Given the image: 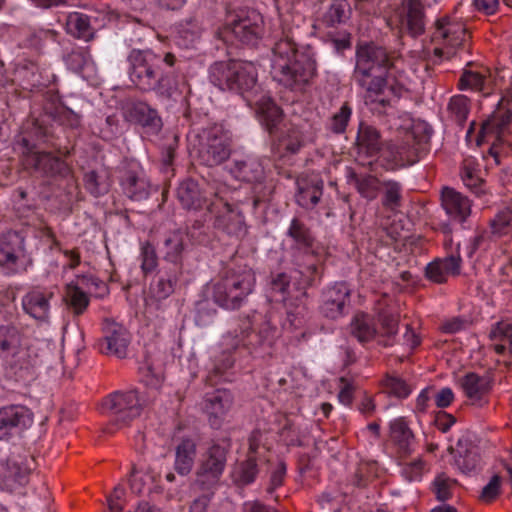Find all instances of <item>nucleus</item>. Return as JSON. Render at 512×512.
Wrapping results in <instances>:
<instances>
[{
	"instance_id": "nucleus-51",
	"label": "nucleus",
	"mask_w": 512,
	"mask_h": 512,
	"mask_svg": "<svg viewBox=\"0 0 512 512\" xmlns=\"http://www.w3.org/2000/svg\"><path fill=\"white\" fill-rule=\"evenodd\" d=\"M352 115V108L347 103H344L338 111H336L329 122V129L337 134L343 133L346 130L348 122Z\"/></svg>"
},
{
	"instance_id": "nucleus-16",
	"label": "nucleus",
	"mask_w": 512,
	"mask_h": 512,
	"mask_svg": "<svg viewBox=\"0 0 512 512\" xmlns=\"http://www.w3.org/2000/svg\"><path fill=\"white\" fill-rule=\"evenodd\" d=\"M15 150L20 151L23 157V163L27 168H33L37 171L51 175L66 176L69 173L68 164L50 153H40L35 149L30 140L23 137L17 143Z\"/></svg>"
},
{
	"instance_id": "nucleus-9",
	"label": "nucleus",
	"mask_w": 512,
	"mask_h": 512,
	"mask_svg": "<svg viewBox=\"0 0 512 512\" xmlns=\"http://www.w3.org/2000/svg\"><path fill=\"white\" fill-rule=\"evenodd\" d=\"M214 201L207 206V213L214 218V225L229 235L242 236L246 233V224L242 212L233 207L230 201H240V191L234 190L232 196H226L228 187L219 186L214 189Z\"/></svg>"
},
{
	"instance_id": "nucleus-54",
	"label": "nucleus",
	"mask_w": 512,
	"mask_h": 512,
	"mask_svg": "<svg viewBox=\"0 0 512 512\" xmlns=\"http://www.w3.org/2000/svg\"><path fill=\"white\" fill-rule=\"evenodd\" d=\"M511 221V211L508 208L499 211L491 220V230L495 235L505 234Z\"/></svg>"
},
{
	"instance_id": "nucleus-4",
	"label": "nucleus",
	"mask_w": 512,
	"mask_h": 512,
	"mask_svg": "<svg viewBox=\"0 0 512 512\" xmlns=\"http://www.w3.org/2000/svg\"><path fill=\"white\" fill-rule=\"evenodd\" d=\"M355 75L359 84L367 89V98L371 102L385 105L408 90L401 61H392L383 48L374 44L358 47Z\"/></svg>"
},
{
	"instance_id": "nucleus-30",
	"label": "nucleus",
	"mask_w": 512,
	"mask_h": 512,
	"mask_svg": "<svg viewBox=\"0 0 512 512\" xmlns=\"http://www.w3.org/2000/svg\"><path fill=\"white\" fill-rule=\"evenodd\" d=\"M52 295V292L47 290L30 291L22 299V307L25 313L39 322H47Z\"/></svg>"
},
{
	"instance_id": "nucleus-21",
	"label": "nucleus",
	"mask_w": 512,
	"mask_h": 512,
	"mask_svg": "<svg viewBox=\"0 0 512 512\" xmlns=\"http://www.w3.org/2000/svg\"><path fill=\"white\" fill-rule=\"evenodd\" d=\"M200 158L207 166H214L226 160L230 154V135L221 127H214L208 132L207 142L199 152Z\"/></svg>"
},
{
	"instance_id": "nucleus-29",
	"label": "nucleus",
	"mask_w": 512,
	"mask_h": 512,
	"mask_svg": "<svg viewBox=\"0 0 512 512\" xmlns=\"http://www.w3.org/2000/svg\"><path fill=\"white\" fill-rule=\"evenodd\" d=\"M64 61L69 70L79 74L92 85L97 84V68L88 51L83 48L73 49L65 56Z\"/></svg>"
},
{
	"instance_id": "nucleus-8",
	"label": "nucleus",
	"mask_w": 512,
	"mask_h": 512,
	"mask_svg": "<svg viewBox=\"0 0 512 512\" xmlns=\"http://www.w3.org/2000/svg\"><path fill=\"white\" fill-rule=\"evenodd\" d=\"M262 23L261 15L254 10H228L225 23L217 29L216 35L226 43L238 40L246 44H255L262 33Z\"/></svg>"
},
{
	"instance_id": "nucleus-41",
	"label": "nucleus",
	"mask_w": 512,
	"mask_h": 512,
	"mask_svg": "<svg viewBox=\"0 0 512 512\" xmlns=\"http://www.w3.org/2000/svg\"><path fill=\"white\" fill-rule=\"evenodd\" d=\"M65 28L68 34L86 41L93 37V28L88 16L80 12H71L67 15Z\"/></svg>"
},
{
	"instance_id": "nucleus-46",
	"label": "nucleus",
	"mask_w": 512,
	"mask_h": 512,
	"mask_svg": "<svg viewBox=\"0 0 512 512\" xmlns=\"http://www.w3.org/2000/svg\"><path fill=\"white\" fill-rule=\"evenodd\" d=\"M201 28L196 20L190 19L185 23H180L174 29V39L176 44L183 48L192 47L199 39Z\"/></svg>"
},
{
	"instance_id": "nucleus-49",
	"label": "nucleus",
	"mask_w": 512,
	"mask_h": 512,
	"mask_svg": "<svg viewBox=\"0 0 512 512\" xmlns=\"http://www.w3.org/2000/svg\"><path fill=\"white\" fill-rule=\"evenodd\" d=\"M292 426L293 422L290 418L283 414H277L274 416L273 423L271 424L269 431L271 433L278 434L281 441L289 445L294 441Z\"/></svg>"
},
{
	"instance_id": "nucleus-64",
	"label": "nucleus",
	"mask_w": 512,
	"mask_h": 512,
	"mask_svg": "<svg viewBox=\"0 0 512 512\" xmlns=\"http://www.w3.org/2000/svg\"><path fill=\"white\" fill-rule=\"evenodd\" d=\"M141 380L146 386L158 389L162 383V375L149 367H143L141 368Z\"/></svg>"
},
{
	"instance_id": "nucleus-26",
	"label": "nucleus",
	"mask_w": 512,
	"mask_h": 512,
	"mask_svg": "<svg viewBox=\"0 0 512 512\" xmlns=\"http://www.w3.org/2000/svg\"><path fill=\"white\" fill-rule=\"evenodd\" d=\"M124 118L131 123L157 131L161 126V120L157 112L145 102L128 100L122 107Z\"/></svg>"
},
{
	"instance_id": "nucleus-47",
	"label": "nucleus",
	"mask_w": 512,
	"mask_h": 512,
	"mask_svg": "<svg viewBox=\"0 0 512 512\" xmlns=\"http://www.w3.org/2000/svg\"><path fill=\"white\" fill-rule=\"evenodd\" d=\"M461 386L466 396L473 402L482 398L489 390V380L475 373H468L461 381Z\"/></svg>"
},
{
	"instance_id": "nucleus-24",
	"label": "nucleus",
	"mask_w": 512,
	"mask_h": 512,
	"mask_svg": "<svg viewBox=\"0 0 512 512\" xmlns=\"http://www.w3.org/2000/svg\"><path fill=\"white\" fill-rule=\"evenodd\" d=\"M350 290L345 282L335 283L328 287L322 295V313L331 319L342 316L349 300Z\"/></svg>"
},
{
	"instance_id": "nucleus-61",
	"label": "nucleus",
	"mask_w": 512,
	"mask_h": 512,
	"mask_svg": "<svg viewBox=\"0 0 512 512\" xmlns=\"http://www.w3.org/2000/svg\"><path fill=\"white\" fill-rule=\"evenodd\" d=\"M501 489V477L494 475L483 487L480 498L484 502H491L499 495Z\"/></svg>"
},
{
	"instance_id": "nucleus-31",
	"label": "nucleus",
	"mask_w": 512,
	"mask_h": 512,
	"mask_svg": "<svg viewBox=\"0 0 512 512\" xmlns=\"http://www.w3.org/2000/svg\"><path fill=\"white\" fill-rule=\"evenodd\" d=\"M29 470L14 460H0V489L17 491L28 482Z\"/></svg>"
},
{
	"instance_id": "nucleus-14",
	"label": "nucleus",
	"mask_w": 512,
	"mask_h": 512,
	"mask_svg": "<svg viewBox=\"0 0 512 512\" xmlns=\"http://www.w3.org/2000/svg\"><path fill=\"white\" fill-rule=\"evenodd\" d=\"M510 120L511 114L508 111L498 110L481 123L477 133L475 132L477 125L473 122L466 133L467 141H474L477 145H481L484 142H491L492 145L489 153L494 158L495 162L498 163L496 143L501 140Z\"/></svg>"
},
{
	"instance_id": "nucleus-50",
	"label": "nucleus",
	"mask_w": 512,
	"mask_h": 512,
	"mask_svg": "<svg viewBox=\"0 0 512 512\" xmlns=\"http://www.w3.org/2000/svg\"><path fill=\"white\" fill-rule=\"evenodd\" d=\"M351 178L354 180L358 192L364 198L368 200L376 198L380 187V183L376 177L371 175H365L360 177L356 175H351Z\"/></svg>"
},
{
	"instance_id": "nucleus-18",
	"label": "nucleus",
	"mask_w": 512,
	"mask_h": 512,
	"mask_svg": "<svg viewBox=\"0 0 512 512\" xmlns=\"http://www.w3.org/2000/svg\"><path fill=\"white\" fill-rule=\"evenodd\" d=\"M144 401L135 390L128 392H115L103 400L102 408L110 412L120 426L138 417Z\"/></svg>"
},
{
	"instance_id": "nucleus-52",
	"label": "nucleus",
	"mask_w": 512,
	"mask_h": 512,
	"mask_svg": "<svg viewBox=\"0 0 512 512\" xmlns=\"http://www.w3.org/2000/svg\"><path fill=\"white\" fill-rule=\"evenodd\" d=\"M383 188V205L391 210H394L400 204L401 185L396 181L389 180L383 183Z\"/></svg>"
},
{
	"instance_id": "nucleus-53",
	"label": "nucleus",
	"mask_w": 512,
	"mask_h": 512,
	"mask_svg": "<svg viewBox=\"0 0 512 512\" xmlns=\"http://www.w3.org/2000/svg\"><path fill=\"white\" fill-rule=\"evenodd\" d=\"M449 111L457 121L462 122L468 115V99L463 95H457L451 98L449 102Z\"/></svg>"
},
{
	"instance_id": "nucleus-20",
	"label": "nucleus",
	"mask_w": 512,
	"mask_h": 512,
	"mask_svg": "<svg viewBox=\"0 0 512 512\" xmlns=\"http://www.w3.org/2000/svg\"><path fill=\"white\" fill-rule=\"evenodd\" d=\"M120 186L123 193L134 201L146 199L150 193V183L143 168L132 161L121 170Z\"/></svg>"
},
{
	"instance_id": "nucleus-5",
	"label": "nucleus",
	"mask_w": 512,
	"mask_h": 512,
	"mask_svg": "<svg viewBox=\"0 0 512 512\" xmlns=\"http://www.w3.org/2000/svg\"><path fill=\"white\" fill-rule=\"evenodd\" d=\"M315 72L316 63L310 48H299L290 39L276 43L271 59V74L275 81L291 90L300 91Z\"/></svg>"
},
{
	"instance_id": "nucleus-13",
	"label": "nucleus",
	"mask_w": 512,
	"mask_h": 512,
	"mask_svg": "<svg viewBox=\"0 0 512 512\" xmlns=\"http://www.w3.org/2000/svg\"><path fill=\"white\" fill-rule=\"evenodd\" d=\"M468 33L465 25L455 17H445L437 22L433 41L435 42L434 54L437 58H451L456 50L465 47Z\"/></svg>"
},
{
	"instance_id": "nucleus-55",
	"label": "nucleus",
	"mask_w": 512,
	"mask_h": 512,
	"mask_svg": "<svg viewBox=\"0 0 512 512\" xmlns=\"http://www.w3.org/2000/svg\"><path fill=\"white\" fill-rule=\"evenodd\" d=\"M141 268L143 272H152L157 267V256L154 247L149 243L141 245Z\"/></svg>"
},
{
	"instance_id": "nucleus-42",
	"label": "nucleus",
	"mask_w": 512,
	"mask_h": 512,
	"mask_svg": "<svg viewBox=\"0 0 512 512\" xmlns=\"http://www.w3.org/2000/svg\"><path fill=\"white\" fill-rule=\"evenodd\" d=\"M466 443V438L458 440L457 455L455 456L454 464L462 473L469 474L478 466L479 456L474 447L465 448Z\"/></svg>"
},
{
	"instance_id": "nucleus-36",
	"label": "nucleus",
	"mask_w": 512,
	"mask_h": 512,
	"mask_svg": "<svg viewBox=\"0 0 512 512\" xmlns=\"http://www.w3.org/2000/svg\"><path fill=\"white\" fill-rule=\"evenodd\" d=\"M196 443L192 439H183L175 449L174 468L179 475H188L194 465Z\"/></svg>"
},
{
	"instance_id": "nucleus-17",
	"label": "nucleus",
	"mask_w": 512,
	"mask_h": 512,
	"mask_svg": "<svg viewBox=\"0 0 512 512\" xmlns=\"http://www.w3.org/2000/svg\"><path fill=\"white\" fill-rule=\"evenodd\" d=\"M30 257L26 252L24 237L14 231H7L0 235V266L11 273H18L26 269Z\"/></svg>"
},
{
	"instance_id": "nucleus-38",
	"label": "nucleus",
	"mask_w": 512,
	"mask_h": 512,
	"mask_svg": "<svg viewBox=\"0 0 512 512\" xmlns=\"http://www.w3.org/2000/svg\"><path fill=\"white\" fill-rule=\"evenodd\" d=\"M461 179L464 185L475 194H482L485 192V184L482 178L481 167L474 158L468 157L463 161Z\"/></svg>"
},
{
	"instance_id": "nucleus-22",
	"label": "nucleus",
	"mask_w": 512,
	"mask_h": 512,
	"mask_svg": "<svg viewBox=\"0 0 512 512\" xmlns=\"http://www.w3.org/2000/svg\"><path fill=\"white\" fill-rule=\"evenodd\" d=\"M233 403L232 394L226 389H217L205 394L201 403L212 427L219 428Z\"/></svg>"
},
{
	"instance_id": "nucleus-45",
	"label": "nucleus",
	"mask_w": 512,
	"mask_h": 512,
	"mask_svg": "<svg viewBox=\"0 0 512 512\" xmlns=\"http://www.w3.org/2000/svg\"><path fill=\"white\" fill-rule=\"evenodd\" d=\"M351 333L359 342L372 340L377 334L373 318L365 313L356 314L351 322Z\"/></svg>"
},
{
	"instance_id": "nucleus-35",
	"label": "nucleus",
	"mask_w": 512,
	"mask_h": 512,
	"mask_svg": "<svg viewBox=\"0 0 512 512\" xmlns=\"http://www.w3.org/2000/svg\"><path fill=\"white\" fill-rule=\"evenodd\" d=\"M399 29L407 31L412 36L421 34L424 30V21L421 5L417 0H410L403 8V15L399 17Z\"/></svg>"
},
{
	"instance_id": "nucleus-57",
	"label": "nucleus",
	"mask_w": 512,
	"mask_h": 512,
	"mask_svg": "<svg viewBox=\"0 0 512 512\" xmlns=\"http://www.w3.org/2000/svg\"><path fill=\"white\" fill-rule=\"evenodd\" d=\"M454 481L445 474H440L434 481V492L438 500L444 501L450 498Z\"/></svg>"
},
{
	"instance_id": "nucleus-1",
	"label": "nucleus",
	"mask_w": 512,
	"mask_h": 512,
	"mask_svg": "<svg viewBox=\"0 0 512 512\" xmlns=\"http://www.w3.org/2000/svg\"><path fill=\"white\" fill-rule=\"evenodd\" d=\"M210 81L220 90L242 94L248 105L255 108L261 125L272 137V152L279 158L296 154L314 141L309 127L283 123L280 108L257 85V68L248 61L217 62L210 67Z\"/></svg>"
},
{
	"instance_id": "nucleus-37",
	"label": "nucleus",
	"mask_w": 512,
	"mask_h": 512,
	"mask_svg": "<svg viewBox=\"0 0 512 512\" xmlns=\"http://www.w3.org/2000/svg\"><path fill=\"white\" fill-rule=\"evenodd\" d=\"M497 85L492 75L487 77L485 74L472 71H465L459 81L461 90L480 91L484 95H489L496 90Z\"/></svg>"
},
{
	"instance_id": "nucleus-15",
	"label": "nucleus",
	"mask_w": 512,
	"mask_h": 512,
	"mask_svg": "<svg viewBox=\"0 0 512 512\" xmlns=\"http://www.w3.org/2000/svg\"><path fill=\"white\" fill-rule=\"evenodd\" d=\"M108 293L106 284L93 276H77L66 286L64 299L75 313H82L89 304V295L103 297Z\"/></svg>"
},
{
	"instance_id": "nucleus-3",
	"label": "nucleus",
	"mask_w": 512,
	"mask_h": 512,
	"mask_svg": "<svg viewBox=\"0 0 512 512\" xmlns=\"http://www.w3.org/2000/svg\"><path fill=\"white\" fill-rule=\"evenodd\" d=\"M392 126L404 133L403 141L400 144H389L380 149L377 130L372 126L360 123L357 135L359 152L370 157L379 154L377 161H380L386 169H396L418 162L419 146L430 138L431 127L425 121L414 119L406 112L394 118Z\"/></svg>"
},
{
	"instance_id": "nucleus-43",
	"label": "nucleus",
	"mask_w": 512,
	"mask_h": 512,
	"mask_svg": "<svg viewBox=\"0 0 512 512\" xmlns=\"http://www.w3.org/2000/svg\"><path fill=\"white\" fill-rule=\"evenodd\" d=\"M298 193L296 200L300 206L313 207L315 206L321 195L323 189V181L314 179L311 184H306L303 179L297 181Z\"/></svg>"
},
{
	"instance_id": "nucleus-32",
	"label": "nucleus",
	"mask_w": 512,
	"mask_h": 512,
	"mask_svg": "<svg viewBox=\"0 0 512 512\" xmlns=\"http://www.w3.org/2000/svg\"><path fill=\"white\" fill-rule=\"evenodd\" d=\"M177 196L181 204L189 210L200 211L210 205L213 199H207L200 192L198 183L194 180L187 179L180 183L177 189Z\"/></svg>"
},
{
	"instance_id": "nucleus-44",
	"label": "nucleus",
	"mask_w": 512,
	"mask_h": 512,
	"mask_svg": "<svg viewBox=\"0 0 512 512\" xmlns=\"http://www.w3.org/2000/svg\"><path fill=\"white\" fill-rule=\"evenodd\" d=\"M186 237V233L181 230H175L166 235L161 251L167 261L178 262L184 249Z\"/></svg>"
},
{
	"instance_id": "nucleus-10",
	"label": "nucleus",
	"mask_w": 512,
	"mask_h": 512,
	"mask_svg": "<svg viewBox=\"0 0 512 512\" xmlns=\"http://www.w3.org/2000/svg\"><path fill=\"white\" fill-rule=\"evenodd\" d=\"M254 284L255 275L251 269L231 273L215 285L214 300L223 308H238L253 291Z\"/></svg>"
},
{
	"instance_id": "nucleus-56",
	"label": "nucleus",
	"mask_w": 512,
	"mask_h": 512,
	"mask_svg": "<svg viewBox=\"0 0 512 512\" xmlns=\"http://www.w3.org/2000/svg\"><path fill=\"white\" fill-rule=\"evenodd\" d=\"M385 389L398 398H405L411 393L410 387L402 379L394 376L385 380Z\"/></svg>"
},
{
	"instance_id": "nucleus-23",
	"label": "nucleus",
	"mask_w": 512,
	"mask_h": 512,
	"mask_svg": "<svg viewBox=\"0 0 512 512\" xmlns=\"http://www.w3.org/2000/svg\"><path fill=\"white\" fill-rule=\"evenodd\" d=\"M103 333L102 351L124 358L130 344V334L127 329L122 324L107 319L103 324Z\"/></svg>"
},
{
	"instance_id": "nucleus-25",
	"label": "nucleus",
	"mask_w": 512,
	"mask_h": 512,
	"mask_svg": "<svg viewBox=\"0 0 512 512\" xmlns=\"http://www.w3.org/2000/svg\"><path fill=\"white\" fill-rule=\"evenodd\" d=\"M262 441L260 430L254 431L249 438V455L246 461L237 464L232 472L234 482L247 485L255 480L257 474L256 454Z\"/></svg>"
},
{
	"instance_id": "nucleus-33",
	"label": "nucleus",
	"mask_w": 512,
	"mask_h": 512,
	"mask_svg": "<svg viewBox=\"0 0 512 512\" xmlns=\"http://www.w3.org/2000/svg\"><path fill=\"white\" fill-rule=\"evenodd\" d=\"M461 258L459 255H450L444 259H437L426 267V276L435 283H443L451 276L460 272Z\"/></svg>"
},
{
	"instance_id": "nucleus-48",
	"label": "nucleus",
	"mask_w": 512,
	"mask_h": 512,
	"mask_svg": "<svg viewBox=\"0 0 512 512\" xmlns=\"http://www.w3.org/2000/svg\"><path fill=\"white\" fill-rule=\"evenodd\" d=\"M155 474L152 471H142L133 469L130 477V489L134 494H144L157 491L158 487L154 484Z\"/></svg>"
},
{
	"instance_id": "nucleus-7",
	"label": "nucleus",
	"mask_w": 512,
	"mask_h": 512,
	"mask_svg": "<svg viewBox=\"0 0 512 512\" xmlns=\"http://www.w3.org/2000/svg\"><path fill=\"white\" fill-rule=\"evenodd\" d=\"M42 344L16 326H0V358L14 369L29 370L39 365L44 358L40 353Z\"/></svg>"
},
{
	"instance_id": "nucleus-34",
	"label": "nucleus",
	"mask_w": 512,
	"mask_h": 512,
	"mask_svg": "<svg viewBox=\"0 0 512 512\" xmlns=\"http://www.w3.org/2000/svg\"><path fill=\"white\" fill-rule=\"evenodd\" d=\"M229 172L235 179L246 182H259L263 178L264 169L261 162L253 157L234 159Z\"/></svg>"
},
{
	"instance_id": "nucleus-63",
	"label": "nucleus",
	"mask_w": 512,
	"mask_h": 512,
	"mask_svg": "<svg viewBox=\"0 0 512 512\" xmlns=\"http://www.w3.org/2000/svg\"><path fill=\"white\" fill-rule=\"evenodd\" d=\"M84 181L87 190L94 196H99L108 190L109 185L106 182H99L95 172L86 174Z\"/></svg>"
},
{
	"instance_id": "nucleus-6",
	"label": "nucleus",
	"mask_w": 512,
	"mask_h": 512,
	"mask_svg": "<svg viewBox=\"0 0 512 512\" xmlns=\"http://www.w3.org/2000/svg\"><path fill=\"white\" fill-rule=\"evenodd\" d=\"M250 322H245L241 327L240 334L229 332L222 337L218 348L213 349L212 355L217 357L220 349H222V359H215L213 362V372L219 375L224 381H229V376L224 372L233 364L230 352L240 345L248 347L251 352L260 355L272 346L278 336V330L272 327L269 321H265L258 332L249 331Z\"/></svg>"
},
{
	"instance_id": "nucleus-28",
	"label": "nucleus",
	"mask_w": 512,
	"mask_h": 512,
	"mask_svg": "<svg viewBox=\"0 0 512 512\" xmlns=\"http://www.w3.org/2000/svg\"><path fill=\"white\" fill-rule=\"evenodd\" d=\"M441 201L446 214L455 222H464L471 213L470 200L452 188L442 190Z\"/></svg>"
},
{
	"instance_id": "nucleus-2",
	"label": "nucleus",
	"mask_w": 512,
	"mask_h": 512,
	"mask_svg": "<svg viewBox=\"0 0 512 512\" xmlns=\"http://www.w3.org/2000/svg\"><path fill=\"white\" fill-rule=\"evenodd\" d=\"M288 238L309 258L299 269L289 274L280 273L271 281V299L283 302L287 310V318L282 324L284 330L299 329L304 323L306 312V288L318 272V248L305 227L297 220L291 222Z\"/></svg>"
},
{
	"instance_id": "nucleus-12",
	"label": "nucleus",
	"mask_w": 512,
	"mask_h": 512,
	"mask_svg": "<svg viewBox=\"0 0 512 512\" xmlns=\"http://www.w3.org/2000/svg\"><path fill=\"white\" fill-rule=\"evenodd\" d=\"M129 77L143 91L154 90L160 83L161 59L151 50H133L129 55Z\"/></svg>"
},
{
	"instance_id": "nucleus-60",
	"label": "nucleus",
	"mask_w": 512,
	"mask_h": 512,
	"mask_svg": "<svg viewBox=\"0 0 512 512\" xmlns=\"http://www.w3.org/2000/svg\"><path fill=\"white\" fill-rule=\"evenodd\" d=\"M55 120L60 124L75 128L80 124V115L69 108L61 107L57 109Z\"/></svg>"
},
{
	"instance_id": "nucleus-62",
	"label": "nucleus",
	"mask_w": 512,
	"mask_h": 512,
	"mask_svg": "<svg viewBox=\"0 0 512 512\" xmlns=\"http://www.w3.org/2000/svg\"><path fill=\"white\" fill-rule=\"evenodd\" d=\"M379 321L381 322V333L386 336L395 335L398 326V317L393 313L383 311L379 314Z\"/></svg>"
},
{
	"instance_id": "nucleus-40",
	"label": "nucleus",
	"mask_w": 512,
	"mask_h": 512,
	"mask_svg": "<svg viewBox=\"0 0 512 512\" xmlns=\"http://www.w3.org/2000/svg\"><path fill=\"white\" fill-rule=\"evenodd\" d=\"M390 437L402 453L411 451L414 437L404 418H395L390 422Z\"/></svg>"
},
{
	"instance_id": "nucleus-58",
	"label": "nucleus",
	"mask_w": 512,
	"mask_h": 512,
	"mask_svg": "<svg viewBox=\"0 0 512 512\" xmlns=\"http://www.w3.org/2000/svg\"><path fill=\"white\" fill-rule=\"evenodd\" d=\"M425 471V464L422 460L417 459L404 464L401 473L402 476L408 481H418L422 478Z\"/></svg>"
},
{
	"instance_id": "nucleus-27",
	"label": "nucleus",
	"mask_w": 512,
	"mask_h": 512,
	"mask_svg": "<svg viewBox=\"0 0 512 512\" xmlns=\"http://www.w3.org/2000/svg\"><path fill=\"white\" fill-rule=\"evenodd\" d=\"M228 446L227 441H222L221 443H213L209 447L201 460L200 476H207L212 480L219 478L225 467Z\"/></svg>"
},
{
	"instance_id": "nucleus-59",
	"label": "nucleus",
	"mask_w": 512,
	"mask_h": 512,
	"mask_svg": "<svg viewBox=\"0 0 512 512\" xmlns=\"http://www.w3.org/2000/svg\"><path fill=\"white\" fill-rule=\"evenodd\" d=\"M127 501L125 489L118 485L107 498L108 508L111 512H122Z\"/></svg>"
},
{
	"instance_id": "nucleus-39",
	"label": "nucleus",
	"mask_w": 512,
	"mask_h": 512,
	"mask_svg": "<svg viewBox=\"0 0 512 512\" xmlns=\"http://www.w3.org/2000/svg\"><path fill=\"white\" fill-rule=\"evenodd\" d=\"M489 338L497 354H512V322L497 323L490 331Z\"/></svg>"
},
{
	"instance_id": "nucleus-11",
	"label": "nucleus",
	"mask_w": 512,
	"mask_h": 512,
	"mask_svg": "<svg viewBox=\"0 0 512 512\" xmlns=\"http://www.w3.org/2000/svg\"><path fill=\"white\" fill-rule=\"evenodd\" d=\"M254 284L255 275L251 269L231 273L215 285L214 300L223 308H238L253 291Z\"/></svg>"
},
{
	"instance_id": "nucleus-19",
	"label": "nucleus",
	"mask_w": 512,
	"mask_h": 512,
	"mask_svg": "<svg viewBox=\"0 0 512 512\" xmlns=\"http://www.w3.org/2000/svg\"><path fill=\"white\" fill-rule=\"evenodd\" d=\"M33 423L32 412L23 405H8L0 408V440L19 436Z\"/></svg>"
}]
</instances>
